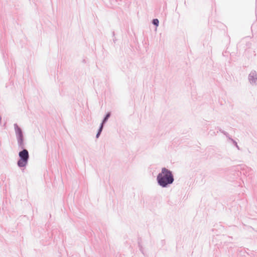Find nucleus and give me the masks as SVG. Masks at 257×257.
Masks as SVG:
<instances>
[{"instance_id": "f257e3e1", "label": "nucleus", "mask_w": 257, "mask_h": 257, "mask_svg": "<svg viewBox=\"0 0 257 257\" xmlns=\"http://www.w3.org/2000/svg\"><path fill=\"white\" fill-rule=\"evenodd\" d=\"M158 183L162 187H166L168 184H171L174 181L173 176L170 171L164 168L157 177Z\"/></svg>"}, {"instance_id": "20e7f679", "label": "nucleus", "mask_w": 257, "mask_h": 257, "mask_svg": "<svg viewBox=\"0 0 257 257\" xmlns=\"http://www.w3.org/2000/svg\"><path fill=\"white\" fill-rule=\"evenodd\" d=\"M153 23L155 25L158 26L159 24V20L157 19H154Z\"/></svg>"}, {"instance_id": "39448f33", "label": "nucleus", "mask_w": 257, "mask_h": 257, "mask_svg": "<svg viewBox=\"0 0 257 257\" xmlns=\"http://www.w3.org/2000/svg\"><path fill=\"white\" fill-rule=\"evenodd\" d=\"M18 130L19 131V134H20V138H22V132H21V131L20 128H19Z\"/></svg>"}, {"instance_id": "7ed1b4c3", "label": "nucleus", "mask_w": 257, "mask_h": 257, "mask_svg": "<svg viewBox=\"0 0 257 257\" xmlns=\"http://www.w3.org/2000/svg\"><path fill=\"white\" fill-rule=\"evenodd\" d=\"M109 117V114H107L106 115V116H105V117L104 118V120H103V122L102 123L101 125V126H100V128L99 129V131L98 132V133H97V135H96V137L98 138L101 130H102V126H103V123Z\"/></svg>"}, {"instance_id": "f03ea898", "label": "nucleus", "mask_w": 257, "mask_h": 257, "mask_svg": "<svg viewBox=\"0 0 257 257\" xmlns=\"http://www.w3.org/2000/svg\"><path fill=\"white\" fill-rule=\"evenodd\" d=\"M20 159L18 162V165L20 167L25 166L28 162L29 159V153L27 150H23L19 153Z\"/></svg>"}]
</instances>
